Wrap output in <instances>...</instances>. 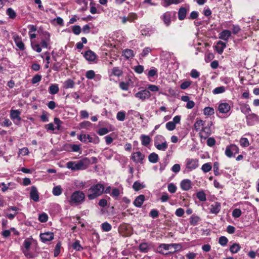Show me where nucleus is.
Instances as JSON below:
<instances>
[{
  "instance_id": "f257e3e1",
  "label": "nucleus",
  "mask_w": 259,
  "mask_h": 259,
  "mask_svg": "<svg viewBox=\"0 0 259 259\" xmlns=\"http://www.w3.org/2000/svg\"><path fill=\"white\" fill-rule=\"evenodd\" d=\"M91 163L88 158H84L78 161H70L66 163V167L72 171L84 170Z\"/></svg>"
},
{
  "instance_id": "f03ea898",
  "label": "nucleus",
  "mask_w": 259,
  "mask_h": 259,
  "mask_svg": "<svg viewBox=\"0 0 259 259\" xmlns=\"http://www.w3.org/2000/svg\"><path fill=\"white\" fill-rule=\"evenodd\" d=\"M104 186L101 183L93 185L88 190L87 197L88 199L92 200L101 196L104 193Z\"/></svg>"
},
{
  "instance_id": "7ed1b4c3",
  "label": "nucleus",
  "mask_w": 259,
  "mask_h": 259,
  "mask_svg": "<svg viewBox=\"0 0 259 259\" xmlns=\"http://www.w3.org/2000/svg\"><path fill=\"white\" fill-rule=\"evenodd\" d=\"M85 198V195L83 192L80 190L75 191L71 194L70 198L68 199V201L71 205H77L82 203Z\"/></svg>"
},
{
  "instance_id": "20e7f679",
  "label": "nucleus",
  "mask_w": 259,
  "mask_h": 259,
  "mask_svg": "<svg viewBox=\"0 0 259 259\" xmlns=\"http://www.w3.org/2000/svg\"><path fill=\"white\" fill-rule=\"evenodd\" d=\"M154 146L159 150L165 151L168 148L165 138L162 135H157L154 138Z\"/></svg>"
},
{
  "instance_id": "39448f33",
  "label": "nucleus",
  "mask_w": 259,
  "mask_h": 259,
  "mask_svg": "<svg viewBox=\"0 0 259 259\" xmlns=\"http://www.w3.org/2000/svg\"><path fill=\"white\" fill-rule=\"evenodd\" d=\"M239 153V148L235 144H231L226 147L225 155L229 158L235 156V154Z\"/></svg>"
},
{
  "instance_id": "423d86ee",
  "label": "nucleus",
  "mask_w": 259,
  "mask_h": 259,
  "mask_svg": "<svg viewBox=\"0 0 259 259\" xmlns=\"http://www.w3.org/2000/svg\"><path fill=\"white\" fill-rule=\"evenodd\" d=\"M174 15V14L172 12L167 11L160 16V19L163 21L165 25L168 27L170 25L171 18Z\"/></svg>"
},
{
  "instance_id": "0eeeda50",
  "label": "nucleus",
  "mask_w": 259,
  "mask_h": 259,
  "mask_svg": "<svg viewBox=\"0 0 259 259\" xmlns=\"http://www.w3.org/2000/svg\"><path fill=\"white\" fill-rule=\"evenodd\" d=\"M198 166V160L197 159L187 158L186 160V167L190 171L196 169Z\"/></svg>"
},
{
  "instance_id": "6e6552de",
  "label": "nucleus",
  "mask_w": 259,
  "mask_h": 259,
  "mask_svg": "<svg viewBox=\"0 0 259 259\" xmlns=\"http://www.w3.org/2000/svg\"><path fill=\"white\" fill-rule=\"evenodd\" d=\"M135 96L141 101H144L150 97L151 93L147 90H143L135 94Z\"/></svg>"
},
{
  "instance_id": "1a4fd4ad",
  "label": "nucleus",
  "mask_w": 259,
  "mask_h": 259,
  "mask_svg": "<svg viewBox=\"0 0 259 259\" xmlns=\"http://www.w3.org/2000/svg\"><path fill=\"white\" fill-rule=\"evenodd\" d=\"M246 122L248 125H253L259 123V116L254 113H251L246 116Z\"/></svg>"
},
{
  "instance_id": "9d476101",
  "label": "nucleus",
  "mask_w": 259,
  "mask_h": 259,
  "mask_svg": "<svg viewBox=\"0 0 259 259\" xmlns=\"http://www.w3.org/2000/svg\"><path fill=\"white\" fill-rule=\"evenodd\" d=\"M20 114L21 112L18 110H11L10 111V118L16 124H18L21 120L20 116Z\"/></svg>"
},
{
  "instance_id": "9b49d317",
  "label": "nucleus",
  "mask_w": 259,
  "mask_h": 259,
  "mask_svg": "<svg viewBox=\"0 0 259 259\" xmlns=\"http://www.w3.org/2000/svg\"><path fill=\"white\" fill-rule=\"evenodd\" d=\"M231 108V105L227 102H221L218 106L219 112L223 114H227L230 111Z\"/></svg>"
},
{
  "instance_id": "f8f14e48",
  "label": "nucleus",
  "mask_w": 259,
  "mask_h": 259,
  "mask_svg": "<svg viewBox=\"0 0 259 259\" xmlns=\"http://www.w3.org/2000/svg\"><path fill=\"white\" fill-rule=\"evenodd\" d=\"M13 38L16 45L19 50L23 51L25 49L24 44L22 41L21 37L17 34H14L13 35Z\"/></svg>"
},
{
  "instance_id": "ddd939ff",
  "label": "nucleus",
  "mask_w": 259,
  "mask_h": 259,
  "mask_svg": "<svg viewBox=\"0 0 259 259\" xmlns=\"http://www.w3.org/2000/svg\"><path fill=\"white\" fill-rule=\"evenodd\" d=\"M54 233L51 232L40 233V239L44 243H46L54 239Z\"/></svg>"
},
{
  "instance_id": "4468645a",
  "label": "nucleus",
  "mask_w": 259,
  "mask_h": 259,
  "mask_svg": "<svg viewBox=\"0 0 259 259\" xmlns=\"http://www.w3.org/2000/svg\"><path fill=\"white\" fill-rule=\"evenodd\" d=\"M144 158V155L139 151L133 153L131 157L135 162L140 163H143Z\"/></svg>"
},
{
  "instance_id": "2eb2a0df",
  "label": "nucleus",
  "mask_w": 259,
  "mask_h": 259,
  "mask_svg": "<svg viewBox=\"0 0 259 259\" xmlns=\"http://www.w3.org/2000/svg\"><path fill=\"white\" fill-rule=\"evenodd\" d=\"M17 184L14 182H9L8 184H5L4 182H2L0 183V187L2 188V191L3 192H5L8 190H13L16 188Z\"/></svg>"
},
{
  "instance_id": "dca6fc26",
  "label": "nucleus",
  "mask_w": 259,
  "mask_h": 259,
  "mask_svg": "<svg viewBox=\"0 0 259 259\" xmlns=\"http://www.w3.org/2000/svg\"><path fill=\"white\" fill-rule=\"evenodd\" d=\"M83 57L89 62H94L97 58L96 54L91 50H88L83 53Z\"/></svg>"
},
{
  "instance_id": "f3484780",
  "label": "nucleus",
  "mask_w": 259,
  "mask_h": 259,
  "mask_svg": "<svg viewBox=\"0 0 259 259\" xmlns=\"http://www.w3.org/2000/svg\"><path fill=\"white\" fill-rule=\"evenodd\" d=\"M30 197L35 202L39 201V194L36 187L33 186L31 187L30 192Z\"/></svg>"
},
{
  "instance_id": "a211bd4d",
  "label": "nucleus",
  "mask_w": 259,
  "mask_h": 259,
  "mask_svg": "<svg viewBox=\"0 0 259 259\" xmlns=\"http://www.w3.org/2000/svg\"><path fill=\"white\" fill-rule=\"evenodd\" d=\"M221 205L220 202H215L211 204L209 208V212L212 214H218L221 210Z\"/></svg>"
},
{
  "instance_id": "6ab92c4d",
  "label": "nucleus",
  "mask_w": 259,
  "mask_h": 259,
  "mask_svg": "<svg viewBox=\"0 0 259 259\" xmlns=\"http://www.w3.org/2000/svg\"><path fill=\"white\" fill-rule=\"evenodd\" d=\"M78 139L81 142H94L93 138L89 135L81 134L80 135ZM99 142V139L98 138H96V142H94L95 143H98Z\"/></svg>"
},
{
  "instance_id": "aec40b11",
  "label": "nucleus",
  "mask_w": 259,
  "mask_h": 259,
  "mask_svg": "<svg viewBox=\"0 0 259 259\" xmlns=\"http://www.w3.org/2000/svg\"><path fill=\"white\" fill-rule=\"evenodd\" d=\"M192 182L189 179L183 180L180 184L181 189L184 191H188L192 187Z\"/></svg>"
},
{
  "instance_id": "412c9836",
  "label": "nucleus",
  "mask_w": 259,
  "mask_h": 259,
  "mask_svg": "<svg viewBox=\"0 0 259 259\" xmlns=\"http://www.w3.org/2000/svg\"><path fill=\"white\" fill-rule=\"evenodd\" d=\"M189 8L188 7V8L185 7H181L178 11V18L180 20H184L186 16V14L187 12L189 11Z\"/></svg>"
},
{
  "instance_id": "4be33fe9",
  "label": "nucleus",
  "mask_w": 259,
  "mask_h": 259,
  "mask_svg": "<svg viewBox=\"0 0 259 259\" xmlns=\"http://www.w3.org/2000/svg\"><path fill=\"white\" fill-rule=\"evenodd\" d=\"M145 201V196L140 195L138 196L133 202L134 205L137 207H141Z\"/></svg>"
},
{
  "instance_id": "5701e85b",
  "label": "nucleus",
  "mask_w": 259,
  "mask_h": 259,
  "mask_svg": "<svg viewBox=\"0 0 259 259\" xmlns=\"http://www.w3.org/2000/svg\"><path fill=\"white\" fill-rule=\"evenodd\" d=\"M231 32L229 30H224L219 33V38L224 40H227L231 36Z\"/></svg>"
},
{
  "instance_id": "b1692460",
  "label": "nucleus",
  "mask_w": 259,
  "mask_h": 259,
  "mask_svg": "<svg viewBox=\"0 0 259 259\" xmlns=\"http://www.w3.org/2000/svg\"><path fill=\"white\" fill-rule=\"evenodd\" d=\"M199 134L201 138L206 139L211 134L210 128L209 127H203Z\"/></svg>"
},
{
  "instance_id": "393cba45",
  "label": "nucleus",
  "mask_w": 259,
  "mask_h": 259,
  "mask_svg": "<svg viewBox=\"0 0 259 259\" xmlns=\"http://www.w3.org/2000/svg\"><path fill=\"white\" fill-rule=\"evenodd\" d=\"M200 221V218L195 214H192L189 219V223L190 225L193 226L197 225Z\"/></svg>"
},
{
  "instance_id": "a878e982",
  "label": "nucleus",
  "mask_w": 259,
  "mask_h": 259,
  "mask_svg": "<svg viewBox=\"0 0 259 259\" xmlns=\"http://www.w3.org/2000/svg\"><path fill=\"white\" fill-rule=\"evenodd\" d=\"M226 45L221 40L219 41L215 46V49L219 54H222L223 52L224 49L226 48Z\"/></svg>"
},
{
  "instance_id": "bb28decb",
  "label": "nucleus",
  "mask_w": 259,
  "mask_h": 259,
  "mask_svg": "<svg viewBox=\"0 0 259 259\" xmlns=\"http://www.w3.org/2000/svg\"><path fill=\"white\" fill-rule=\"evenodd\" d=\"M75 86V82L71 79L66 80L63 84V88L65 89H72Z\"/></svg>"
},
{
  "instance_id": "cd10ccee",
  "label": "nucleus",
  "mask_w": 259,
  "mask_h": 259,
  "mask_svg": "<svg viewBox=\"0 0 259 259\" xmlns=\"http://www.w3.org/2000/svg\"><path fill=\"white\" fill-rule=\"evenodd\" d=\"M163 2V6L167 7L172 4H178L183 2L184 0H162Z\"/></svg>"
},
{
  "instance_id": "c85d7f7f",
  "label": "nucleus",
  "mask_w": 259,
  "mask_h": 259,
  "mask_svg": "<svg viewBox=\"0 0 259 259\" xmlns=\"http://www.w3.org/2000/svg\"><path fill=\"white\" fill-rule=\"evenodd\" d=\"M171 248L170 244H161L158 247V251L161 254H164L163 250H168Z\"/></svg>"
},
{
  "instance_id": "c756f323",
  "label": "nucleus",
  "mask_w": 259,
  "mask_h": 259,
  "mask_svg": "<svg viewBox=\"0 0 259 259\" xmlns=\"http://www.w3.org/2000/svg\"><path fill=\"white\" fill-rule=\"evenodd\" d=\"M59 91L58 84H52L49 88V92L51 95H55L58 93Z\"/></svg>"
},
{
  "instance_id": "7c9ffc66",
  "label": "nucleus",
  "mask_w": 259,
  "mask_h": 259,
  "mask_svg": "<svg viewBox=\"0 0 259 259\" xmlns=\"http://www.w3.org/2000/svg\"><path fill=\"white\" fill-rule=\"evenodd\" d=\"M139 250L141 252L146 253L150 248V245L147 242H143L139 245Z\"/></svg>"
},
{
  "instance_id": "2f4dec72",
  "label": "nucleus",
  "mask_w": 259,
  "mask_h": 259,
  "mask_svg": "<svg viewBox=\"0 0 259 259\" xmlns=\"http://www.w3.org/2000/svg\"><path fill=\"white\" fill-rule=\"evenodd\" d=\"M141 143L144 146H147L150 143L151 139L148 136L142 135L140 137Z\"/></svg>"
},
{
  "instance_id": "473e14b6",
  "label": "nucleus",
  "mask_w": 259,
  "mask_h": 259,
  "mask_svg": "<svg viewBox=\"0 0 259 259\" xmlns=\"http://www.w3.org/2000/svg\"><path fill=\"white\" fill-rule=\"evenodd\" d=\"M63 189L61 186H55L52 190V193L54 196H58L62 193Z\"/></svg>"
},
{
  "instance_id": "72a5a7b5",
  "label": "nucleus",
  "mask_w": 259,
  "mask_h": 259,
  "mask_svg": "<svg viewBox=\"0 0 259 259\" xmlns=\"http://www.w3.org/2000/svg\"><path fill=\"white\" fill-rule=\"evenodd\" d=\"M122 53L123 56L127 59L132 58L134 56L133 51L131 49H125L123 51Z\"/></svg>"
},
{
  "instance_id": "f704fd0d",
  "label": "nucleus",
  "mask_w": 259,
  "mask_h": 259,
  "mask_svg": "<svg viewBox=\"0 0 259 259\" xmlns=\"http://www.w3.org/2000/svg\"><path fill=\"white\" fill-rule=\"evenodd\" d=\"M158 155L155 153H151L148 156L149 161L153 163H156L158 160Z\"/></svg>"
},
{
  "instance_id": "c9c22d12",
  "label": "nucleus",
  "mask_w": 259,
  "mask_h": 259,
  "mask_svg": "<svg viewBox=\"0 0 259 259\" xmlns=\"http://www.w3.org/2000/svg\"><path fill=\"white\" fill-rule=\"evenodd\" d=\"M241 111L245 114L246 116L248 114H249L250 112L251 111L250 108L248 104H243L240 107Z\"/></svg>"
},
{
  "instance_id": "e433bc0d",
  "label": "nucleus",
  "mask_w": 259,
  "mask_h": 259,
  "mask_svg": "<svg viewBox=\"0 0 259 259\" xmlns=\"http://www.w3.org/2000/svg\"><path fill=\"white\" fill-rule=\"evenodd\" d=\"M197 198L200 201H205L206 200V194L203 190L199 191L196 193Z\"/></svg>"
},
{
  "instance_id": "4c0bfd02",
  "label": "nucleus",
  "mask_w": 259,
  "mask_h": 259,
  "mask_svg": "<svg viewBox=\"0 0 259 259\" xmlns=\"http://www.w3.org/2000/svg\"><path fill=\"white\" fill-rule=\"evenodd\" d=\"M240 248L241 247L239 244L234 243L232 245L230 246V251L232 253H236L240 250Z\"/></svg>"
},
{
  "instance_id": "58836bf2",
  "label": "nucleus",
  "mask_w": 259,
  "mask_h": 259,
  "mask_svg": "<svg viewBox=\"0 0 259 259\" xmlns=\"http://www.w3.org/2000/svg\"><path fill=\"white\" fill-rule=\"evenodd\" d=\"M6 14L9 16V17L11 19H14L16 17V13L15 11L11 8H9L6 10Z\"/></svg>"
},
{
  "instance_id": "ea45409f",
  "label": "nucleus",
  "mask_w": 259,
  "mask_h": 259,
  "mask_svg": "<svg viewBox=\"0 0 259 259\" xmlns=\"http://www.w3.org/2000/svg\"><path fill=\"white\" fill-rule=\"evenodd\" d=\"M204 121L201 119H197L194 124V128L196 131L200 130L201 127L203 125Z\"/></svg>"
},
{
  "instance_id": "a19ab883",
  "label": "nucleus",
  "mask_w": 259,
  "mask_h": 259,
  "mask_svg": "<svg viewBox=\"0 0 259 259\" xmlns=\"http://www.w3.org/2000/svg\"><path fill=\"white\" fill-rule=\"evenodd\" d=\"M226 88L224 86H221L215 88L212 91V93L214 95L223 93L225 92Z\"/></svg>"
},
{
  "instance_id": "79ce46f5",
  "label": "nucleus",
  "mask_w": 259,
  "mask_h": 259,
  "mask_svg": "<svg viewBox=\"0 0 259 259\" xmlns=\"http://www.w3.org/2000/svg\"><path fill=\"white\" fill-rule=\"evenodd\" d=\"M72 248L76 251H80L83 249V247L80 244L78 240H76L72 245Z\"/></svg>"
},
{
  "instance_id": "37998d69",
  "label": "nucleus",
  "mask_w": 259,
  "mask_h": 259,
  "mask_svg": "<svg viewBox=\"0 0 259 259\" xmlns=\"http://www.w3.org/2000/svg\"><path fill=\"white\" fill-rule=\"evenodd\" d=\"M101 228L103 231L108 232L111 230V225L108 222H104L101 225Z\"/></svg>"
},
{
  "instance_id": "c03bdc74",
  "label": "nucleus",
  "mask_w": 259,
  "mask_h": 259,
  "mask_svg": "<svg viewBox=\"0 0 259 259\" xmlns=\"http://www.w3.org/2000/svg\"><path fill=\"white\" fill-rule=\"evenodd\" d=\"M116 118L118 121H124L125 119V112L124 111H119L117 113Z\"/></svg>"
},
{
  "instance_id": "a18cd8bd",
  "label": "nucleus",
  "mask_w": 259,
  "mask_h": 259,
  "mask_svg": "<svg viewBox=\"0 0 259 259\" xmlns=\"http://www.w3.org/2000/svg\"><path fill=\"white\" fill-rule=\"evenodd\" d=\"M214 113V109L210 107H206L204 109V114L205 115H212Z\"/></svg>"
},
{
  "instance_id": "49530a36",
  "label": "nucleus",
  "mask_w": 259,
  "mask_h": 259,
  "mask_svg": "<svg viewBox=\"0 0 259 259\" xmlns=\"http://www.w3.org/2000/svg\"><path fill=\"white\" fill-rule=\"evenodd\" d=\"M211 168L212 166L210 163H206L202 165L201 167L202 170L205 173L209 171L211 169Z\"/></svg>"
},
{
  "instance_id": "de8ad7c7",
  "label": "nucleus",
  "mask_w": 259,
  "mask_h": 259,
  "mask_svg": "<svg viewBox=\"0 0 259 259\" xmlns=\"http://www.w3.org/2000/svg\"><path fill=\"white\" fill-rule=\"evenodd\" d=\"M95 75V72L93 70H88L85 73V77L89 79H93Z\"/></svg>"
},
{
  "instance_id": "09e8293b",
  "label": "nucleus",
  "mask_w": 259,
  "mask_h": 259,
  "mask_svg": "<svg viewBox=\"0 0 259 259\" xmlns=\"http://www.w3.org/2000/svg\"><path fill=\"white\" fill-rule=\"evenodd\" d=\"M112 74L116 76H120L122 73V71L119 67H116L112 69Z\"/></svg>"
},
{
  "instance_id": "8fccbe9b",
  "label": "nucleus",
  "mask_w": 259,
  "mask_h": 259,
  "mask_svg": "<svg viewBox=\"0 0 259 259\" xmlns=\"http://www.w3.org/2000/svg\"><path fill=\"white\" fill-rule=\"evenodd\" d=\"M113 151L110 149H106L104 152V156L108 159H110L113 156Z\"/></svg>"
},
{
  "instance_id": "3c124183",
  "label": "nucleus",
  "mask_w": 259,
  "mask_h": 259,
  "mask_svg": "<svg viewBox=\"0 0 259 259\" xmlns=\"http://www.w3.org/2000/svg\"><path fill=\"white\" fill-rule=\"evenodd\" d=\"M240 145L243 147H246L249 145L248 140L246 138H241L240 140Z\"/></svg>"
},
{
  "instance_id": "603ef678",
  "label": "nucleus",
  "mask_w": 259,
  "mask_h": 259,
  "mask_svg": "<svg viewBox=\"0 0 259 259\" xmlns=\"http://www.w3.org/2000/svg\"><path fill=\"white\" fill-rule=\"evenodd\" d=\"M48 220V216L46 213H42L38 216V220L42 223L46 222Z\"/></svg>"
},
{
  "instance_id": "864d4df0",
  "label": "nucleus",
  "mask_w": 259,
  "mask_h": 259,
  "mask_svg": "<svg viewBox=\"0 0 259 259\" xmlns=\"http://www.w3.org/2000/svg\"><path fill=\"white\" fill-rule=\"evenodd\" d=\"M228 242V239L225 236H221L219 238V243L222 246H225Z\"/></svg>"
},
{
  "instance_id": "5fc2aeb1",
  "label": "nucleus",
  "mask_w": 259,
  "mask_h": 259,
  "mask_svg": "<svg viewBox=\"0 0 259 259\" xmlns=\"http://www.w3.org/2000/svg\"><path fill=\"white\" fill-rule=\"evenodd\" d=\"M165 126L168 131H173L176 128V124L172 121H169L167 122Z\"/></svg>"
},
{
  "instance_id": "6e6d98bb",
  "label": "nucleus",
  "mask_w": 259,
  "mask_h": 259,
  "mask_svg": "<svg viewBox=\"0 0 259 259\" xmlns=\"http://www.w3.org/2000/svg\"><path fill=\"white\" fill-rule=\"evenodd\" d=\"M128 21L132 22H134L135 20L138 19V16L137 14L135 13H130L128 15Z\"/></svg>"
},
{
  "instance_id": "4d7b16f0",
  "label": "nucleus",
  "mask_w": 259,
  "mask_h": 259,
  "mask_svg": "<svg viewBox=\"0 0 259 259\" xmlns=\"http://www.w3.org/2000/svg\"><path fill=\"white\" fill-rule=\"evenodd\" d=\"M241 215V211L239 208H235L232 212V216L235 218H238Z\"/></svg>"
},
{
  "instance_id": "13d9d810",
  "label": "nucleus",
  "mask_w": 259,
  "mask_h": 259,
  "mask_svg": "<svg viewBox=\"0 0 259 259\" xmlns=\"http://www.w3.org/2000/svg\"><path fill=\"white\" fill-rule=\"evenodd\" d=\"M167 188L168 191L171 193H175L177 190V187L173 183H170L168 184Z\"/></svg>"
},
{
  "instance_id": "bf43d9fd",
  "label": "nucleus",
  "mask_w": 259,
  "mask_h": 259,
  "mask_svg": "<svg viewBox=\"0 0 259 259\" xmlns=\"http://www.w3.org/2000/svg\"><path fill=\"white\" fill-rule=\"evenodd\" d=\"M110 131H112V130H110ZM109 131H110V130H108V128H107L106 127H103V128H100L98 130V134L100 136H103V135H105L107 134V133H108Z\"/></svg>"
},
{
  "instance_id": "052dcab7",
  "label": "nucleus",
  "mask_w": 259,
  "mask_h": 259,
  "mask_svg": "<svg viewBox=\"0 0 259 259\" xmlns=\"http://www.w3.org/2000/svg\"><path fill=\"white\" fill-rule=\"evenodd\" d=\"M133 188L135 191H137L143 188V186L140 182L136 181L134 183Z\"/></svg>"
},
{
  "instance_id": "680f3d73",
  "label": "nucleus",
  "mask_w": 259,
  "mask_h": 259,
  "mask_svg": "<svg viewBox=\"0 0 259 259\" xmlns=\"http://www.w3.org/2000/svg\"><path fill=\"white\" fill-rule=\"evenodd\" d=\"M151 51V49L149 47L145 48L140 55L142 57H145Z\"/></svg>"
},
{
  "instance_id": "e2e57ef3",
  "label": "nucleus",
  "mask_w": 259,
  "mask_h": 259,
  "mask_svg": "<svg viewBox=\"0 0 259 259\" xmlns=\"http://www.w3.org/2000/svg\"><path fill=\"white\" fill-rule=\"evenodd\" d=\"M213 172L215 176H219V164L218 162H215L213 164Z\"/></svg>"
},
{
  "instance_id": "0e129e2a",
  "label": "nucleus",
  "mask_w": 259,
  "mask_h": 259,
  "mask_svg": "<svg viewBox=\"0 0 259 259\" xmlns=\"http://www.w3.org/2000/svg\"><path fill=\"white\" fill-rule=\"evenodd\" d=\"M149 215L153 219L156 218L159 215V211L157 209H153L151 210Z\"/></svg>"
},
{
  "instance_id": "69168bd1",
  "label": "nucleus",
  "mask_w": 259,
  "mask_h": 259,
  "mask_svg": "<svg viewBox=\"0 0 259 259\" xmlns=\"http://www.w3.org/2000/svg\"><path fill=\"white\" fill-rule=\"evenodd\" d=\"M134 69L135 71L138 74H141L144 71V66L141 65L135 66Z\"/></svg>"
},
{
  "instance_id": "338daca9",
  "label": "nucleus",
  "mask_w": 259,
  "mask_h": 259,
  "mask_svg": "<svg viewBox=\"0 0 259 259\" xmlns=\"http://www.w3.org/2000/svg\"><path fill=\"white\" fill-rule=\"evenodd\" d=\"M120 195V191L118 189L114 188L112 190L110 195L115 198H117Z\"/></svg>"
},
{
  "instance_id": "774afa93",
  "label": "nucleus",
  "mask_w": 259,
  "mask_h": 259,
  "mask_svg": "<svg viewBox=\"0 0 259 259\" xmlns=\"http://www.w3.org/2000/svg\"><path fill=\"white\" fill-rule=\"evenodd\" d=\"M41 76L39 74H36L34 76L32 79V83L33 84L36 83L41 80Z\"/></svg>"
}]
</instances>
